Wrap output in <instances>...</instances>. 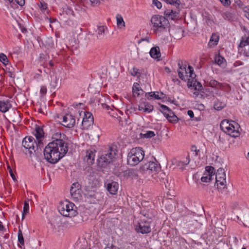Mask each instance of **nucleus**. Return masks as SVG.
<instances>
[{
  "label": "nucleus",
  "mask_w": 249,
  "mask_h": 249,
  "mask_svg": "<svg viewBox=\"0 0 249 249\" xmlns=\"http://www.w3.org/2000/svg\"><path fill=\"white\" fill-rule=\"evenodd\" d=\"M178 66L179 67V69L178 70V77H179L180 79H181L183 81H185L187 80H188V79H187L188 75H184L183 74V70L182 68L183 63H182L181 65H180V63H178Z\"/></svg>",
  "instance_id": "obj_30"
},
{
  "label": "nucleus",
  "mask_w": 249,
  "mask_h": 249,
  "mask_svg": "<svg viewBox=\"0 0 249 249\" xmlns=\"http://www.w3.org/2000/svg\"><path fill=\"white\" fill-rule=\"evenodd\" d=\"M243 10L245 13V16L249 20V5L244 7Z\"/></svg>",
  "instance_id": "obj_48"
},
{
  "label": "nucleus",
  "mask_w": 249,
  "mask_h": 249,
  "mask_svg": "<svg viewBox=\"0 0 249 249\" xmlns=\"http://www.w3.org/2000/svg\"><path fill=\"white\" fill-rule=\"evenodd\" d=\"M144 156V152L142 148H133L128 153L127 164L131 166H135L143 159Z\"/></svg>",
  "instance_id": "obj_5"
},
{
  "label": "nucleus",
  "mask_w": 249,
  "mask_h": 249,
  "mask_svg": "<svg viewBox=\"0 0 249 249\" xmlns=\"http://www.w3.org/2000/svg\"><path fill=\"white\" fill-rule=\"evenodd\" d=\"M18 241L22 246L24 245V238L20 229L18 231Z\"/></svg>",
  "instance_id": "obj_41"
},
{
  "label": "nucleus",
  "mask_w": 249,
  "mask_h": 249,
  "mask_svg": "<svg viewBox=\"0 0 249 249\" xmlns=\"http://www.w3.org/2000/svg\"><path fill=\"white\" fill-rule=\"evenodd\" d=\"M40 92L41 93V94H42V95L45 94L47 92L46 88L45 87H41Z\"/></svg>",
  "instance_id": "obj_60"
},
{
  "label": "nucleus",
  "mask_w": 249,
  "mask_h": 249,
  "mask_svg": "<svg viewBox=\"0 0 249 249\" xmlns=\"http://www.w3.org/2000/svg\"><path fill=\"white\" fill-rule=\"evenodd\" d=\"M206 171L204 173L203 176L201 178V180L204 182H209L213 179L214 176L215 171L214 168L212 166H206Z\"/></svg>",
  "instance_id": "obj_12"
},
{
  "label": "nucleus",
  "mask_w": 249,
  "mask_h": 249,
  "mask_svg": "<svg viewBox=\"0 0 249 249\" xmlns=\"http://www.w3.org/2000/svg\"><path fill=\"white\" fill-rule=\"evenodd\" d=\"M74 208H76V207L73 203L66 201L59 206V211L60 214L64 216L72 217L77 214Z\"/></svg>",
  "instance_id": "obj_7"
},
{
  "label": "nucleus",
  "mask_w": 249,
  "mask_h": 249,
  "mask_svg": "<svg viewBox=\"0 0 249 249\" xmlns=\"http://www.w3.org/2000/svg\"><path fill=\"white\" fill-rule=\"evenodd\" d=\"M187 86L189 88H194L196 90H201L202 86L201 83L198 82L195 78L188 79Z\"/></svg>",
  "instance_id": "obj_20"
},
{
  "label": "nucleus",
  "mask_w": 249,
  "mask_h": 249,
  "mask_svg": "<svg viewBox=\"0 0 249 249\" xmlns=\"http://www.w3.org/2000/svg\"><path fill=\"white\" fill-rule=\"evenodd\" d=\"M145 107V102L141 103V104L139 106V110L140 111L143 110V112H144Z\"/></svg>",
  "instance_id": "obj_56"
},
{
  "label": "nucleus",
  "mask_w": 249,
  "mask_h": 249,
  "mask_svg": "<svg viewBox=\"0 0 249 249\" xmlns=\"http://www.w3.org/2000/svg\"><path fill=\"white\" fill-rule=\"evenodd\" d=\"M54 63H47L45 64V68H43V72L48 73L51 71L50 69L53 67Z\"/></svg>",
  "instance_id": "obj_44"
},
{
  "label": "nucleus",
  "mask_w": 249,
  "mask_h": 249,
  "mask_svg": "<svg viewBox=\"0 0 249 249\" xmlns=\"http://www.w3.org/2000/svg\"><path fill=\"white\" fill-rule=\"evenodd\" d=\"M160 111L163 113L164 116H165L166 114H168V113L166 112V111H168V113H170V112L172 111V110L166 106L161 105L160 106Z\"/></svg>",
  "instance_id": "obj_38"
},
{
  "label": "nucleus",
  "mask_w": 249,
  "mask_h": 249,
  "mask_svg": "<svg viewBox=\"0 0 249 249\" xmlns=\"http://www.w3.org/2000/svg\"><path fill=\"white\" fill-rule=\"evenodd\" d=\"M85 196L87 199L89 200L93 203L97 199L96 189L95 188H93V190H91L89 187H87Z\"/></svg>",
  "instance_id": "obj_17"
},
{
  "label": "nucleus",
  "mask_w": 249,
  "mask_h": 249,
  "mask_svg": "<svg viewBox=\"0 0 249 249\" xmlns=\"http://www.w3.org/2000/svg\"><path fill=\"white\" fill-rule=\"evenodd\" d=\"M105 186L107 191L111 195H116L119 189V184L117 182L107 180L105 182Z\"/></svg>",
  "instance_id": "obj_13"
},
{
  "label": "nucleus",
  "mask_w": 249,
  "mask_h": 249,
  "mask_svg": "<svg viewBox=\"0 0 249 249\" xmlns=\"http://www.w3.org/2000/svg\"><path fill=\"white\" fill-rule=\"evenodd\" d=\"M155 136V134L154 131H148L143 134V137L146 138H151Z\"/></svg>",
  "instance_id": "obj_45"
},
{
  "label": "nucleus",
  "mask_w": 249,
  "mask_h": 249,
  "mask_svg": "<svg viewBox=\"0 0 249 249\" xmlns=\"http://www.w3.org/2000/svg\"><path fill=\"white\" fill-rule=\"evenodd\" d=\"M79 114L80 116H83L81 123L84 128L88 129L92 125L94 121L93 117L91 113L81 111V112L79 111Z\"/></svg>",
  "instance_id": "obj_9"
},
{
  "label": "nucleus",
  "mask_w": 249,
  "mask_h": 249,
  "mask_svg": "<svg viewBox=\"0 0 249 249\" xmlns=\"http://www.w3.org/2000/svg\"><path fill=\"white\" fill-rule=\"evenodd\" d=\"M220 128L225 133L231 137L236 138L240 135L239 129V125L234 121H231L227 120H223L220 123Z\"/></svg>",
  "instance_id": "obj_4"
},
{
  "label": "nucleus",
  "mask_w": 249,
  "mask_h": 249,
  "mask_svg": "<svg viewBox=\"0 0 249 249\" xmlns=\"http://www.w3.org/2000/svg\"><path fill=\"white\" fill-rule=\"evenodd\" d=\"M214 62H226L225 58L220 55L219 53L215 54Z\"/></svg>",
  "instance_id": "obj_39"
},
{
  "label": "nucleus",
  "mask_w": 249,
  "mask_h": 249,
  "mask_svg": "<svg viewBox=\"0 0 249 249\" xmlns=\"http://www.w3.org/2000/svg\"><path fill=\"white\" fill-rule=\"evenodd\" d=\"M75 123V118L71 114L67 113L63 116L62 125L64 126L69 128H72Z\"/></svg>",
  "instance_id": "obj_11"
},
{
  "label": "nucleus",
  "mask_w": 249,
  "mask_h": 249,
  "mask_svg": "<svg viewBox=\"0 0 249 249\" xmlns=\"http://www.w3.org/2000/svg\"><path fill=\"white\" fill-rule=\"evenodd\" d=\"M183 71H185V74H187L189 73V77L192 79V78H195L196 75L194 73V69L191 66L188 65L187 68V65L185 64L182 67Z\"/></svg>",
  "instance_id": "obj_27"
},
{
  "label": "nucleus",
  "mask_w": 249,
  "mask_h": 249,
  "mask_svg": "<svg viewBox=\"0 0 249 249\" xmlns=\"http://www.w3.org/2000/svg\"><path fill=\"white\" fill-rule=\"evenodd\" d=\"M145 96L148 100H151L153 98L160 99L161 98L159 96V92L158 91L147 92L145 93Z\"/></svg>",
  "instance_id": "obj_31"
},
{
  "label": "nucleus",
  "mask_w": 249,
  "mask_h": 249,
  "mask_svg": "<svg viewBox=\"0 0 249 249\" xmlns=\"http://www.w3.org/2000/svg\"><path fill=\"white\" fill-rule=\"evenodd\" d=\"M141 214H142L144 217L148 218V219H151L154 216V214L149 212L148 211H146L145 210H142L141 212Z\"/></svg>",
  "instance_id": "obj_37"
},
{
  "label": "nucleus",
  "mask_w": 249,
  "mask_h": 249,
  "mask_svg": "<svg viewBox=\"0 0 249 249\" xmlns=\"http://www.w3.org/2000/svg\"><path fill=\"white\" fill-rule=\"evenodd\" d=\"M29 212V205L27 201H25L24 203L23 210L22 214V220L24 218L25 215Z\"/></svg>",
  "instance_id": "obj_36"
},
{
  "label": "nucleus",
  "mask_w": 249,
  "mask_h": 249,
  "mask_svg": "<svg viewBox=\"0 0 249 249\" xmlns=\"http://www.w3.org/2000/svg\"><path fill=\"white\" fill-rule=\"evenodd\" d=\"M215 174H225L224 169L222 168H219Z\"/></svg>",
  "instance_id": "obj_59"
},
{
  "label": "nucleus",
  "mask_w": 249,
  "mask_h": 249,
  "mask_svg": "<svg viewBox=\"0 0 249 249\" xmlns=\"http://www.w3.org/2000/svg\"><path fill=\"white\" fill-rule=\"evenodd\" d=\"M172 81L178 85H180V81L176 77L172 78Z\"/></svg>",
  "instance_id": "obj_62"
},
{
  "label": "nucleus",
  "mask_w": 249,
  "mask_h": 249,
  "mask_svg": "<svg viewBox=\"0 0 249 249\" xmlns=\"http://www.w3.org/2000/svg\"><path fill=\"white\" fill-rule=\"evenodd\" d=\"M149 53L151 57L156 59L157 61H160L161 54L159 47H152Z\"/></svg>",
  "instance_id": "obj_24"
},
{
  "label": "nucleus",
  "mask_w": 249,
  "mask_h": 249,
  "mask_svg": "<svg viewBox=\"0 0 249 249\" xmlns=\"http://www.w3.org/2000/svg\"><path fill=\"white\" fill-rule=\"evenodd\" d=\"M159 169V165L154 161H149L141 166L140 171L143 173L151 174L157 172Z\"/></svg>",
  "instance_id": "obj_10"
},
{
  "label": "nucleus",
  "mask_w": 249,
  "mask_h": 249,
  "mask_svg": "<svg viewBox=\"0 0 249 249\" xmlns=\"http://www.w3.org/2000/svg\"><path fill=\"white\" fill-rule=\"evenodd\" d=\"M145 109H144L145 112L150 113L153 111V110L154 109V107L152 105H150L149 103H148L147 102H145Z\"/></svg>",
  "instance_id": "obj_42"
},
{
  "label": "nucleus",
  "mask_w": 249,
  "mask_h": 249,
  "mask_svg": "<svg viewBox=\"0 0 249 249\" xmlns=\"http://www.w3.org/2000/svg\"><path fill=\"white\" fill-rule=\"evenodd\" d=\"M130 72L131 75L133 76H140V70L136 67L133 68L130 70Z\"/></svg>",
  "instance_id": "obj_40"
},
{
  "label": "nucleus",
  "mask_w": 249,
  "mask_h": 249,
  "mask_svg": "<svg viewBox=\"0 0 249 249\" xmlns=\"http://www.w3.org/2000/svg\"><path fill=\"white\" fill-rule=\"evenodd\" d=\"M95 150L93 148L89 149L86 151L84 160H86L89 164H93L95 158Z\"/></svg>",
  "instance_id": "obj_23"
},
{
  "label": "nucleus",
  "mask_w": 249,
  "mask_h": 249,
  "mask_svg": "<svg viewBox=\"0 0 249 249\" xmlns=\"http://www.w3.org/2000/svg\"><path fill=\"white\" fill-rule=\"evenodd\" d=\"M144 93V92L141 88L140 84L138 83L135 82L132 87L133 96L135 98L140 97L143 95Z\"/></svg>",
  "instance_id": "obj_18"
},
{
  "label": "nucleus",
  "mask_w": 249,
  "mask_h": 249,
  "mask_svg": "<svg viewBox=\"0 0 249 249\" xmlns=\"http://www.w3.org/2000/svg\"><path fill=\"white\" fill-rule=\"evenodd\" d=\"M2 69L6 72L12 73L14 71V68L11 65V63H2Z\"/></svg>",
  "instance_id": "obj_33"
},
{
  "label": "nucleus",
  "mask_w": 249,
  "mask_h": 249,
  "mask_svg": "<svg viewBox=\"0 0 249 249\" xmlns=\"http://www.w3.org/2000/svg\"><path fill=\"white\" fill-rule=\"evenodd\" d=\"M39 7L41 11H42V12H44L48 8V5L46 3L44 2H40Z\"/></svg>",
  "instance_id": "obj_47"
},
{
  "label": "nucleus",
  "mask_w": 249,
  "mask_h": 249,
  "mask_svg": "<svg viewBox=\"0 0 249 249\" xmlns=\"http://www.w3.org/2000/svg\"><path fill=\"white\" fill-rule=\"evenodd\" d=\"M215 178V185H216L218 189H224L226 184V174H214Z\"/></svg>",
  "instance_id": "obj_15"
},
{
  "label": "nucleus",
  "mask_w": 249,
  "mask_h": 249,
  "mask_svg": "<svg viewBox=\"0 0 249 249\" xmlns=\"http://www.w3.org/2000/svg\"><path fill=\"white\" fill-rule=\"evenodd\" d=\"M105 28L106 27L104 26H99L97 27V29L96 32H97L98 35V38H101L102 36H104Z\"/></svg>",
  "instance_id": "obj_34"
},
{
  "label": "nucleus",
  "mask_w": 249,
  "mask_h": 249,
  "mask_svg": "<svg viewBox=\"0 0 249 249\" xmlns=\"http://www.w3.org/2000/svg\"><path fill=\"white\" fill-rule=\"evenodd\" d=\"M239 50L246 56H249V37L242 38L239 45Z\"/></svg>",
  "instance_id": "obj_14"
},
{
  "label": "nucleus",
  "mask_w": 249,
  "mask_h": 249,
  "mask_svg": "<svg viewBox=\"0 0 249 249\" xmlns=\"http://www.w3.org/2000/svg\"><path fill=\"white\" fill-rule=\"evenodd\" d=\"M219 36L216 33H213L208 43V47L213 48L218 44L219 40Z\"/></svg>",
  "instance_id": "obj_21"
},
{
  "label": "nucleus",
  "mask_w": 249,
  "mask_h": 249,
  "mask_svg": "<svg viewBox=\"0 0 249 249\" xmlns=\"http://www.w3.org/2000/svg\"><path fill=\"white\" fill-rule=\"evenodd\" d=\"M45 64H47V63H42L40 64V67L38 69V71L40 72H43V68H45Z\"/></svg>",
  "instance_id": "obj_61"
},
{
  "label": "nucleus",
  "mask_w": 249,
  "mask_h": 249,
  "mask_svg": "<svg viewBox=\"0 0 249 249\" xmlns=\"http://www.w3.org/2000/svg\"><path fill=\"white\" fill-rule=\"evenodd\" d=\"M153 3L157 7L158 9H160L162 7L161 3L158 0H152Z\"/></svg>",
  "instance_id": "obj_50"
},
{
  "label": "nucleus",
  "mask_w": 249,
  "mask_h": 249,
  "mask_svg": "<svg viewBox=\"0 0 249 249\" xmlns=\"http://www.w3.org/2000/svg\"><path fill=\"white\" fill-rule=\"evenodd\" d=\"M13 3H16L20 6H23L25 4V0H14Z\"/></svg>",
  "instance_id": "obj_54"
},
{
  "label": "nucleus",
  "mask_w": 249,
  "mask_h": 249,
  "mask_svg": "<svg viewBox=\"0 0 249 249\" xmlns=\"http://www.w3.org/2000/svg\"><path fill=\"white\" fill-rule=\"evenodd\" d=\"M71 196L74 201L78 202L82 199V190L80 188L71 189Z\"/></svg>",
  "instance_id": "obj_19"
},
{
  "label": "nucleus",
  "mask_w": 249,
  "mask_h": 249,
  "mask_svg": "<svg viewBox=\"0 0 249 249\" xmlns=\"http://www.w3.org/2000/svg\"><path fill=\"white\" fill-rule=\"evenodd\" d=\"M8 169H9V172L10 173V175L11 176V177H12V179H13V180L16 182V181H17V180L16 179V178L12 170V169L9 167L8 166Z\"/></svg>",
  "instance_id": "obj_52"
},
{
  "label": "nucleus",
  "mask_w": 249,
  "mask_h": 249,
  "mask_svg": "<svg viewBox=\"0 0 249 249\" xmlns=\"http://www.w3.org/2000/svg\"><path fill=\"white\" fill-rule=\"evenodd\" d=\"M219 1L226 7L229 6L231 3L230 0H219Z\"/></svg>",
  "instance_id": "obj_53"
},
{
  "label": "nucleus",
  "mask_w": 249,
  "mask_h": 249,
  "mask_svg": "<svg viewBox=\"0 0 249 249\" xmlns=\"http://www.w3.org/2000/svg\"><path fill=\"white\" fill-rule=\"evenodd\" d=\"M191 151L192 152H195V156H198V153L200 152L199 149H197V147L195 145H192L191 147Z\"/></svg>",
  "instance_id": "obj_51"
},
{
  "label": "nucleus",
  "mask_w": 249,
  "mask_h": 249,
  "mask_svg": "<svg viewBox=\"0 0 249 249\" xmlns=\"http://www.w3.org/2000/svg\"><path fill=\"white\" fill-rule=\"evenodd\" d=\"M48 43L49 47H50V48H53L54 47L53 41L52 39H48Z\"/></svg>",
  "instance_id": "obj_57"
},
{
  "label": "nucleus",
  "mask_w": 249,
  "mask_h": 249,
  "mask_svg": "<svg viewBox=\"0 0 249 249\" xmlns=\"http://www.w3.org/2000/svg\"><path fill=\"white\" fill-rule=\"evenodd\" d=\"M80 184L78 182L73 183L71 187V189H77V188H79Z\"/></svg>",
  "instance_id": "obj_58"
},
{
  "label": "nucleus",
  "mask_w": 249,
  "mask_h": 249,
  "mask_svg": "<svg viewBox=\"0 0 249 249\" xmlns=\"http://www.w3.org/2000/svg\"><path fill=\"white\" fill-rule=\"evenodd\" d=\"M165 117L170 123H176L178 122V118L175 115L173 111H170L168 114H166Z\"/></svg>",
  "instance_id": "obj_28"
},
{
  "label": "nucleus",
  "mask_w": 249,
  "mask_h": 249,
  "mask_svg": "<svg viewBox=\"0 0 249 249\" xmlns=\"http://www.w3.org/2000/svg\"><path fill=\"white\" fill-rule=\"evenodd\" d=\"M151 30L156 36L164 37L170 34L169 22L162 16L154 15L151 19Z\"/></svg>",
  "instance_id": "obj_2"
},
{
  "label": "nucleus",
  "mask_w": 249,
  "mask_h": 249,
  "mask_svg": "<svg viewBox=\"0 0 249 249\" xmlns=\"http://www.w3.org/2000/svg\"><path fill=\"white\" fill-rule=\"evenodd\" d=\"M59 136V138H56L52 142H49L44 149L45 159L52 164L57 163L62 158L68 151L67 143L61 139V134H56Z\"/></svg>",
  "instance_id": "obj_1"
},
{
  "label": "nucleus",
  "mask_w": 249,
  "mask_h": 249,
  "mask_svg": "<svg viewBox=\"0 0 249 249\" xmlns=\"http://www.w3.org/2000/svg\"><path fill=\"white\" fill-rule=\"evenodd\" d=\"M23 152L31 158L36 156V151L38 147L40 148L41 146H39L38 142L32 136L25 137L22 142Z\"/></svg>",
  "instance_id": "obj_3"
},
{
  "label": "nucleus",
  "mask_w": 249,
  "mask_h": 249,
  "mask_svg": "<svg viewBox=\"0 0 249 249\" xmlns=\"http://www.w3.org/2000/svg\"><path fill=\"white\" fill-rule=\"evenodd\" d=\"M60 82H59V77L55 73H53L51 75V82L50 86L51 89H58L60 86Z\"/></svg>",
  "instance_id": "obj_22"
},
{
  "label": "nucleus",
  "mask_w": 249,
  "mask_h": 249,
  "mask_svg": "<svg viewBox=\"0 0 249 249\" xmlns=\"http://www.w3.org/2000/svg\"><path fill=\"white\" fill-rule=\"evenodd\" d=\"M187 114L191 118H193L194 116V112L191 110H189L187 111Z\"/></svg>",
  "instance_id": "obj_63"
},
{
  "label": "nucleus",
  "mask_w": 249,
  "mask_h": 249,
  "mask_svg": "<svg viewBox=\"0 0 249 249\" xmlns=\"http://www.w3.org/2000/svg\"><path fill=\"white\" fill-rule=\"evenodd\" d=\"M12 107L11 104L8 100L4 101H0V111L2 113H5L8 111V110Z\"/></svg>",
  "instance_id": "obj_26"
},
{
  "label": "nucleus",
  "mask_w": 249,
  "mask_h": 249,
  "mask_svg": "<svg viewBox=\"0 0 249 249\" xmlns=\"http://www.w3.org/2000/svg\"><path fill=\"white\" fill-rule=\"evenodd\" d=\"M116 18L118 27L120 29L124 28L125 25L122 16L120 14H117Z\"/></svg>",
  "instance_id": "obj_29"
},
{
  "label": "nucleus",
  "mask_w": 249,
  "mask_h": 249,
  "mask_svg": "<svg viewBox=\"0 0 249 249\" xmlns=\"http://www.w3.org/2000/svg\"><path fill=\"white\" fill-rule=\"evenodd\" d=\"M190 161L189 156H187L184 160L178 161V166L187 165L189 163Z\"/></svg>",
  "instance_id": "obj_43"
},
{
  "label": "nucleus",
  "mask_w": 249,
  "mask_h": 249,
  "mask_svg": "<svg viewBox=\"0 0 249 249\" xmlns=\"http://www.w3.org/2000/svg\"><path fill=\"white\" fill-rule=\"evenodd\" d=\"M33 134L36 137L39 146H42L43 143L41 141V139L44 137V135L42 127L36 125L33 132Z\"/></svg>",
  "instance_id": "obj_16"
},
{
  "label": "nucleus",
  "mask_w": 249,
  "mask_h": 249,
  "mask_svg": "<svg viewBox=\"0 0 249 249\" xmlns=\"http://www.w3.org/2000/svg\"><path fill=\"white\" fill-rule=\"evenodd\" d=\"M13 119L12 121L14 123H19L21 122V117L19 112L18 111H15L13 113Z\"/></svg>",
  "instance_id": "obj_35"
},
{
  "label": "nucleus",
  "mask_w": 249,
  "mask_h": 249,
  "mask_svg": "<svg viewBox=\"0 0 249 249\" xmlns=\"http://www.w3.org/2000/svg\"><path fill=\"white\" fill-rule=\"evenodd\" d=\"M165 15L166 18L174 20L178 18L179 17V13L177 11H174L173 10L167 9L165 11Z\"/></svg>",
  "instance_id": "obj_25"
},
{
  "label": "nucleus",
  "mask_w": 249,
  "mask_h": 249,
  "mask_svg": "<svg viewBox=\"0 0 249 249\" xmlns=\"http://www.w3.org/2000/svg\"><path fill=\"white\" fill-rule=\"evenodd\" d=\"M105 249H119V248H118L117 247L113 245H111L110 247H106Z\"/></svg>",
  "instance_id": "obj_64"
},
{
  "label": "nucleus",
  "mask_w": 249,
  "mask_h": 249,
  "mask_svg": "<svg viewBox=\"0 0 249 249\" xmlns=\"http://www.w3.org/2000/svg\"><path fill=\"white\" fill-rule=\"evenodd\" d=\"M0 61L1 62H4L5 61L8 62L7 56L5 54L3 53H0Z\"/></svg>",
  "instance_id": "obj_49"
},
{
  "label": "nucleus",
  "mask_w": 249,
  "mask_h": 249,
  "mask_svg": "<svg viewBox=\"0 0 249 249\" xmlns=\"http://www.w3.org/2000/svg\"><path fill=\"white\" fill-rule=\"evenodd\" d=\"M219 83L214 80H211L210 82V85L212 87H216Z\"/></svg>",
  "instance_id": "obj_55"
},
{
  "label": "nucleus",
  "mask_w": 249,
  "mask_h": 249,
  "mask_svg": "<svg viewBox=\"0 0 249 249\" xmlns=\"http://www.w3.org/2000/svg\"><path fill=\"white\" fill-rule=\"evenodd\" d=\"M135 229L137 232L146 234L151 232V222L144 218L140 219L135 225Z\"/></svg>",
  "instance_id": "obj_8"
},
{
  "label": "nucleus",
  "mask_w": 249,
  "mask_h": 249,
  "mask_svg": "<svg viewBox=\"0 0 249 249\" xmlns=\"http://www.w3.org/2000/svg\"><path fill=\"white\" fill-rule=\"evenodd\" d=\"M107 149L98 159L99 164L103 167L107 165L113 160L117 151L115 146H108Z\"/></svg>",
  "instance_id": "obj_6"
},
{
  "label": "nucleus",
  "mask_w": 249,
  "mask_h": 249,
  "mask_svg": "<svg viewBox=\"0 0 249 249\" xmlns=\"http://www.w3.org/2000/svg\"><path fill=\"white\" fill-rule=\"evenodd\" d=\"M165 1L167 3L176 6H179L180 4L179 0H165Z\"/></svg>",
  "instance_id": "obj_46"
},
{
  "label": "nucleus",
  "mask_w": 249,
  "mask_h": 249,
  "mask_svg": "<svg viewBox=\"0 0 249 249\" xmlns=\"http://www.w3.org/2000/svg\"><path fill=\"white\" fill-rule=\"evenodd\" d=\"M226 106V103L224 102L217 100L214 102V108L217 110H221Z\"/></svg>",
  "instance_id": "obj_32"
}]
</instances>
